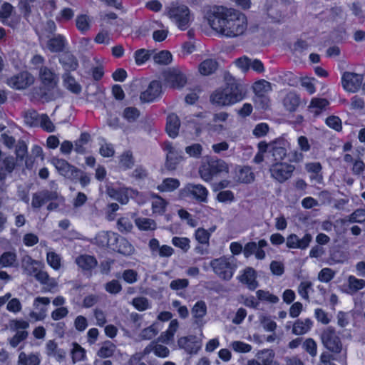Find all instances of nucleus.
Returning a JSON list of instances; mask_svg holds the SVG:
<instances>
[{
    "label": "nucleus",
    "instance_id": "nucleus-1",
    "mask_svg": "<svg viewBox=\"0 0 365 365\" xmlns=\"http://www.w3.org/2000/svg\"><path fill=\"white\" fill-rule=\"evenodd\" d=\"M211 13L212 16L209 19L210 26L224 37L235 38L255 34L259 31L258 24L249 23L246 14L236 9L214 6Z\"/></svg>",
    "mask_w": 365,
    "mask_h": 365
},
{
    "label": "nucleus",
    "instance_id": "nucleus-2",
    "mask_svg": "<svg viewBox=\"0 0 365 365\" xmlns=\"http://www.w3.org/2000/svg\"><path fill=\"white\" fill-rule=\"evenodd\" d=\"M52 163L61 175L72 182H78L83 187H86L90 183L89 176L81 170L70 164L67 160L62 158H53Z\"/></svg>",
    "mask_w": 365,
    "mask_h": 365
},
{
    "label": "nucleus",
    "instance_id": "nucleus-3",
    "mask_svg": "<svg viewBox=\"0 0 365 365\" xmlns=\"http://www.w3.org/2000/svg\"><path fill=\"white\" fill-rule=\"evenodd\" d=\"M165 15L168 16L180 30H186L193 20L190 9L184 4L171 3L165 7Z\"/></svg>",
    "mask_w": 365,
    "mask_h": 365
},
{
    "label": "nucleus",
    "instance_id": "nucleus-4",
    "mask_svg": "<svg viewBox=\"0 0 365 365\" xmlns=\"http://www.w3.org/2000/svg\"><path fill=\"white\" fill-rule=\"evenodd\" d=\"M210 265L219 278L229 281L237 269V259L231 256H222L210 261Z\"/></svg>",
    "mask_w": 365,
    "mask_h": 365
},
{
    "label": "nucleus",
    "instance_id": "nucleus-5",
    "mask_svg": "<svg viewBox=\"0 0 365 365\" xmlns=\"http://www.w3.org/2000/svg\"><path fill=\"white\" fill-rule=\"evenodd\" d=\"M39 76L44 87H39L35 91L34 93L40 99L49 101L52 99L51 95L49 93L57 86L58 80L56 79V76L49 68L42 66L39 70Z\"/></svg>",
    "mask_w": 365,
    "mask_h": 365
},
{
    "label": "nucleus",
    "instance_id": "nucleus-6",
    "mask_svg": "<svg viewBox=\"0 0 365 365\" xmlns=\"http://www.w3.org/2000/svg\"><path fill=\"white\" fill-rule=\"evenodd\" d=\"M228 172V165L221 159H210L203 163L199 169L201 178L206 182L210 181L215 175Z\"/></svg>",
    "mask_w": 365,
    "mask_h": 365
},
{
    "label": "nucleus",
    "instance_id": "nucleus-7",
    "mask_svg": "<svg viewBox=\"0 0 365 365\" xmlns=\"http://www.w3.org/2000/svg\"><path fill=\"white\" fill-rule=\"evenodd\" d=\"M320 339L323 346L329 351L339 354L342 350V342L334 328L328 327L321 333Z\"/></svg>",
    "mask_w": 365,
    "mask_h": 365
},
{
    "label": "nucleus",
    "instance_id": "nucleus-8",
    "mask_svg": "<svg viewBox=\"0 0 365 365\" xmlns=\"http://www.w3.org/2000/svg\"><path fill=\"white\" fill-rule=\"evenodd\" d=\"M295 167L291 164L282 162H275L269 168L271 177L279 183H283L289 180Z\"/></svg>",
    "mask_w": 365,
    "mask_h": 365
},
{
    "label": "nucleus",
    "instance_id": "nucleus-9",
    "mask_svg": "<svg viewBox=\"0 0 365 365\" xmlns=\"http://www.w3.org/2000/svg\"><path fill=\"white\" fill-rule=\"evenodd\" d=\"M164 84L173 88H181L187 83L185 75L177 68H169L162 73Z\"/></svg>",
    "mask_w": 365,
    "mask_h": 365
},
{
    "label": "nucleus",
    "instance_id": "nucleus-10",
    "mask_svg": "<svg viewBox=\"0 0 365 365\" xmlns=\"http://www.w3.org/2000/svg\"><path fill=\"white\" fill-rule=\"evenodd\" d=\"M225 89L230 101H232V105L241 101L246 96V88L245 86L234 78H230L227 80Z\"/></svg>",
    "mask_w": 365,
    "mask_h": 365
},
{
    "label": "nucleus",
    "instance_id": "nucleus-11",
    "mask_svg": "<svg viewBox=\"0 0 365 365\" xmlns=\"http://www.w3.org/2000/svg\"><path fill=\"white\" fill-rule=\"evenodd\" d=\"M34 82V76L28 71H21L6 80V84L15 90H24Z\"/></svg>",
    "mask_w": 365,
    "mask_h": 365
},
{
    "label": "nucleus",
    "instance_id": "nucleus-12",
    "mask_svg": "<svg viewBox=\"0 0 365 365\" xmlns=\"http://www.w3.org/2000/svg\"><path fill=\"white\" fill-rule=\"evenodd\" d=\"M153 353L156 356L160 357V336L152 341L145 347L143 351L136 352L133 354L128 361L127 365H138L142 363L144 357L150 353Z\"/></svg>",
    "mask_w": 365,
    "mask_h": 365
},
{
    "label": "nucleus",
    "instance_id": "nucleus-13",
    "mask_svg": "<svg viewBox=\"0 0 365 365\" xmlns=\"http://www.w3.org/2000/svg\"><path fill=\"white\" fill-rule=\"evenodd\" d=\"M75 262L82 273L88 278L93 275V270L98 266V260L93 255L81 254L78 255Z\"/></svg>",
    "mask_w": 365,
    "mask_h": 365
},
{
    "label": "nucleus",
    "instance_id": "nucleus-14",
    "mask_svg": "<svg viewBox=\"0 0 365 365\" xmlns=\"http://www.w3.org/2000/svg\"><path fill=\"white\" fill-rule=\"evenodd\" d=\"M270 153L275 162H282L287 155L289 143L283 138H279L270 142Z\"/></svg>",
    "mask_w": 365,
    "mask_h": 365
},
{
    "label": "nucleus",
    "instance_id": "nucleus-15",
    "mask_svg": "<svg viewBox=\"0 0 365 365\" xmlns=\"http://www.w3.org/2000/svg\"><path fill=\"white\" fill-rule=\"evenodd\" d=\"M343 88L349 92H356L361 86L363 81V76L351 73L345 72L341 78Z\"/></svg>",
    "mask_w": 365,
    "mask_h": 365
},
{
    "label": "nucleus",
    "instance_id": "nucleus-16",
    "mask_svg": "<svg viewBox=\"0 0 365 365\" xmlns=\"http://www.w3.org/2000/svg\"><path fill=\"white\" fill-rule=\"evenodd\" d=\"M95 241L98 247L112 250L118 242V234L111 231H101L96 235Z\"/></svg>",
    "mask_w": 365,
    "mask_h": 365
},
{
    "label": "nucleus",
    "instance_id": "nucleus-17",
    "mask_svg": "<svg viewBox=\"0 0 365 365\" xmlns=\"http://www.w3.org/2000/svg\"><path fill=\"white\" fill-rule=\"evenodd\" d=\"M312 238L310 233L304 234L302 238H299L296 234H291L285 240L286 245L289 249L306 250L312 241Z\"/></svg>",
    "mask_w": 365,
    "mask_h": 365
},
{
    "label": "nucleus",
    "instance_id": "nucleus-18",
    "mask_svg": "<svg viewBox=\"0 0 365 365\" xmlns=\"http://www.w3.org/2000/svg\"><path fill=\"white\" fill-rule=\"evenodd\" d=\"M109 194L111 197L118 201L120 204L125 205L128 202L130 197L135 198L139 195V192L131 187H120L112 189Z\"/></svg>",
    "mask_w": 365,
    "mask_h": 365
},
{
    "label": "nucleus",
    "instance_id": "nucleus-19",
    "mask_svg": "<svg viewBox=\"0 0 365 365\" xmlns=\"http://www.w3.org/2000/svg\"><path fill=\"white\" fill-rule=\"evenodd\" d=\"M257 272L250 267H247L241 272V274L237 277L238 280L243 284H245L250 290H255L259 286L257 281Z\"/></svg>",
    "mask_w": 365,
    "mask_h": 365
},
{
    "label": "nucleus",
    "instance_id": "nucleus-20",
    "mask_svg": "<svg viewBox=\"0 0 365 365\" xmlns=\"http://www.w3.org/2000/svg\"><path fill=\"white\" fill-rule=\"evenodd\" d=\"M153 56L155 63L160 64V52L155 53V50H148L145 48L137 49L133 53L135 63L137 66L145 64Z\"/></svg>",
    "mask_w": 365,
    "mask_h": 365
},
{
    "label": "nucleus",
    "instance_id": "nucleus-21",
    "mask_svg": "<svg viewBox=\"0 0 365 365\" xmlns=\"http://www.w3.org/2000/svg\"><path fill=\"white\" fill-rule=\"evenodd\" d=\"M160 96V80L152 81L147 89L140 93V100L142 103H152Z\"/></svg>",
    "mask_w": 365,
    "mask_h": 365
},
{
    "label": "nucleus",
    "instance_id": "nucleus-22",
    "mask_svg": "<svg viewBox=\"0 0 365 365\" xmlns=\"http://www.w3.org/2000/svg\"><path fill=\"white\" fill-rule=\"evenodd\" d=\"M184 191L192 195L197 201L206 202L207 200L208 190L200 184L188 183L185 185Z\"/></svg>",
    "mask_w": 365,
    "mask_h": 365
},
{
    "label": "nucleus",
    "instance_id": "nucleus-23",
    "mask_svg": "<svg viewBox=\"0 0 365 365\" xmlns=\"http://www.w3.org/2000/svg\"><path fill=\"white\" fill-rule=\"evenodd\" d=\"M14 12V7L9 2H4L0 7V21L6 26L11 28H14L19 24V19H11V21H8L12 14Z\"/></svg>",
    "mask_w": 365,
    "mask_h": 365
},
{
    "label": "nucleus",
    "instance_id": "nucleus-24",
    "mask_svg": "<svg viewBox=\"0 0 365 365\" xmlns=\"http://www.w3.org/2000/svg\"><path fill=\"white\" fill-rule=\"evenodd\" d=\"M68 45V41L63 34H55L46 42V47L51 53H61L64 51Z\"/></svg>",
    "mask_w": 365,
    "mask_h": 365
},
{
    "label": "nucleus",
    "instance_id": "nucleus-25",
    "mask_svg": "<svg viewBox=\"0 0 365 365\" xmlns=\"http://www.w3.org/2000/svg\"><path fill=\"white\" fill-rule=\"evenodd\" d=\"M59 63L62 66L64 72L75 71L79 66L77 58L71 52H64L59 58Z\"/></svg>",
    "mask_w": 365,
    "mask_h": 365
},
{
    "label": "nucleus",
    "instance_id": "nucleus-26",
    "mask_svg": "<svg viewBox=\"0 0 365 365\" xmlns=\"http://www.w3.org/2000/svg\"><path fill=\"white\" fill-rule=\"evenodd\" d=\"M178 344L180 348L185 349L189 354H196L200 348L197 337L193 335L180 337Z\"/></svg>",
    "mask_w": 365,
    "mask_h": 365
},
{
    "label": "nucleus",
    "instance_id": "nucleus-27",
    "mask_svg": "<svg viewBox=\"0 0 365 365\" xmlns=\"http://www.w3.org/2000/svg\"><path fill=\"white\" fill-rule=\"evenodd\" d=\"M55 197V193L47 190L40 192H36L33 194L31 205L34 208L38 209L41 207L47 202L54 200Z\"/></svg>",
    "mask_w": 365,
    "mask_h": 365
},
{
    "label": "nucleus",
    "instance_id": "nucleus-28",
    "mask_svg": "<svg viewBox=\"0 0 365 365\" xmlns=\"http://www.w3.org/2000/svg\"><path fill=\"white\" fill-rule=\"evenodd\" d=\"M41 361L39 352L26 354L21 351L19 354L17 365H40Z\"/></svg>",
    "mask_w": 365,
    "mask_h": 365
},
{
    "label": "nucleus",
    "instance_id": "nucleus-29",
    "mask_svg": "<svg viewBox=\"0 0 365 365\" xmlns=\"http://www.w3.org/2000/svg\"><path fill=\"white\" fill-rule=\"evenodd\" d=\"M210 101L213 104L219 106H228L232 105L228 95L224 88L216 90L210 96Z\"/></svg>",
    "mask_w": 365,
    "mask_h": 365
},
{
    "label": "nucleus",
    "instance_id": "nucleus-30",
    "mask_svg": "<svg viewBox=\"0 0 365 365\" xmlns=\"http://www.w3.org/2000/svg\"><path fill=\"white\" fill-rule=\"evenodd\" d=\"M165 150L168 151L165 161V168L168 170H173L180 162L178 154L174 150V148L169 143H165Z\"/></svg>",
    "mask_w": 365,
    "mask_h": 365
},
{
    "label": "nucleus",
    "instance_id": "nucleus-31",
    "mask_svg": "<svg viewBox=\"0 0 365 365\" xmlns=\"http://www.w3.org/2000/svg\"><path fill=\"white\" fill-rule=\"evenodd\" d=\"M180 125L178 115L172 113L167 117L165 130L170 137L175 138L178 135Z\"/></svg>",
    "mask_w": 365,
    "mask_h": 365
},
{
    "label": "nucleus",
    "instance_id": "nucleus-32",
    "mask_svg": "<svg viewBox=\"0 0 365 365\" xmlns=\"http://www.w3.org/2000/svg\"><path fill=\"white\" fill-rule=\"evenodd\" d=\"M63 85L66 88L74 94H79L82 91V87L78 83L71 73L64 72L62 76Z\"/></svg>",
    "mask_w": 365,
    "mask_h": 365
},
{
    "label": "nucleus",
    "instance_id": "nucleus-33",
    "mask_svg": "<svg viewBox=\"0 0 365 365\" xmlns=\"http://www.w3.org/2000/svg\"><path fill=\"white\" fill-rule=\"evenodd\" d=\"M179 324L176 319L170 321L168 329L161 334V343L170 344L173 342L174 335L178 329Z\"/></svg>",
    "mask_w": 365,
    "mask_h": 365
},
{
    "label": "nucleus",
    "instance_id": "nucleus-34",
    "mask_svg": "<svg viewBox=\"0 0 365 365\" xmlns=\"http://www.w3.org/2000/svg\"><path fill=\"white\" fill-rule=\"evenodd\" d=\"M300 103V98L294 92L288 93L283 99V105L290 112L295 111Z\"/></svg>",
    "mask_w": 365,
    "mask_h": 365
},
{
    "label": "nucleus",
    "instance_id": "nucleus-35",
    "mask_svg": "<svg viewBox=\"0 0 365 365\" xmlns=\"http://www.w3.org/2000/svg\"><path fill=\"white\" fill-rule=\"evenodd\" d=\"M312 324L313 322L310 319H298L293 324L292 333L296 335L304 334L311 329Z\"/></svg>",
    "mask_w": 365,
    "mask_h": 365
},
{
    "label": "nucleus",
    "instance_id": "nucleus-36",
    "mask_svg": "<svg viewBox=\"0 0 365 365\" xmlns=\"http://www.w3.org/2000/svg\"><path fill=\"white\" fill-rule=\"evenodd\" d=\"M133 250L131 244L125 238L118 235V242L113 245L112 251L118 252L123 255H129Z\"/></svg>",
    "mask_w": 365,
    "mask_h": 365
},
{
    "label": "nucleus",
    "instance_id": "nucleus-37",
    "mask_svg": "<svg viewBox=\"0 0 365 365\" xmlns=\"http://www.w3.org/2000/svg\"><path fill=\"white\" fill-rule=\"evenodd\" d=\"M218 66L217 62L212 58L203 61L199 66V71L204 76H208L214 73Z\"/></svg>",
    "mask_w": 365,
    "mask_h": 365
},
{
    "label": "nucleus",
    "instance_id": "nucleus-38",
    "mask_svg": "<svg viewBox=\"0 0 365 365\" xmlns=\"http://www.w3.org/2000/svg\"><path fill=\"white\" fill-rule=\"evenodd\" d=\"M257 357L261 365H276L274 361V352L272 349H267L259 351L257 354Z\"/></svg>",
    "mask_w": 365,
    "mask_h": 365
},
{
    "label": "nucleus",
    "instance_id": "nucleus-39",
    "mask_svg": "<svg viewBox=\"0 0 365 365\" xmlns=\"http://www.w3.org/2000/svg\"><path fill=\"white\" fill-rule=\"evenodd\" d=\"M17 264V255L15 252L7 251L0 256V264L2 267H16Z\"/></svg>",
    "mask_w": 365,
    "mask_h": 365
},
{
    "label": "nucleus",
    "instance_id": "nucleus-40",
    "mask_svg": "<svg viewBox=\"0 0 365 365\" xmlns=\"http://www.w3.org/2000/svg\"><path fill=\"white\" fill-rule=\"evenodd\" d=\"M229 116L226 112H220L214 114L212 121L215 123L211 125V130L215 132H220L225 129L220 123L225 122Z\"/></svg>",
    "mask_w": 365,
    "mask_h": 365
},
{
    "label": "nucleus",
    "instance_id": "nucleus-41",
    "mask_svg": "<svg viewBox=\"0 0 365 365\" xmlns=\"http://www.w3.org/2000/svg\"><path fill=\"white\" fill-rule=\"evenodd\" d=\"M135 224L140 230H153L156 228L155 222L150 218L137 217L135 219Z\"/></svg>",
    "mask_w": 365,
    "mask_h": 365
},
{
    "label": "nucleus",
    "instance_id": "nucleus-42",
    "mask_svg": "<svg viewBox=\"0 0 365 365\" xmlns=\"http://www.w3.org/2000/svg\"><path fill=\"white\" fill-rule=\"evenodd\" d=\"M71 359L73 363L83 361L86 358V351L79 344L74 342L71 351Z\"/></svg>",
    "mask_w": 365,
    "mask_h": 365
},
{
    "label": "nucleus",
    "instance_id": "nucleus-43",
    "mask_svg": "<svg viewBox=\"0 0 365 365\" xmlns=\"http://www.w3.org/2000/svg\"><path fill=\"white\" fill-rule=\"evenodd\" d=\"M25 123L29 127L39 125L40 116L36 110H29L24 115Z\"/></svg>",
    "mask_w": 365,
    "mask_h": 365
},
{
    "label": "nucleus",
    "instance_id": "nucleus-44",
    "mask_svg": "<svg viewBox=\"0 0 365 365\" xmlns=\"http://www.w3.org/2000/svg\"><path fill=\"white\" fill-rule=\"evenodd\" d=\"M180 182L178 179L168 178H165L161 182V192H170L177 190L180 187Z\"/></svg>",
    "mask_w": 365,
    "mask_h": 365
},
{
    "label": "nucleus",
    "instance_id": "nucleus-45",
    "mask_svg": "<svg viewBox=\"0 0 365 365\" xmlns=\"http://www.w3.org/2000/svg\"><path fill=\"white\" fill-rule=\"evenodd\" d=\"M76 26L77 29L81 33L85 34L90 29V20L86 14H80L76 19Z\"/></svg>",
    "mask_w": 365,
    "mask_h": 365
},
{
    "label": "nucleus",
    "instance_id": "nucleus-46",
    "mask_svg": "<svg viewBox=\"0 0 365 365\" xmlns=\"http://www.w3.org/2000/svg\"><path fill=\"white\" fill-rule=\"evenodd\" d=\"M253 89L256 94L263 96L264 94L271 91L272 86L269 82L265 80H261L254 84Z\"/></svg>",
    "mask_w": 365,
    "mask_h": 365
},
{
    "label": "nucleus",
    "instance_id": "nucleus-47",
    "mask_svg": "<svg viewBox=\"0 0 365 365\" xmlns=\"http://www.w3.org/2000/svg\"><path fill=\"white\" fill-rule=\"evenodd\" d=\"M348 286L352 292H356L365 287V280L358 279L353 275L348 277Z\"/></svg>",
    "mask_w": 365,
    "mask_h": 365
},
{
    "label": "nucleus",
    "instance_id": "nucleus-48",
    "mask_svg": "<svg viewBox=\"0 0 365 365\" xmlns=\"http://www.w3.org/2000/svg\"><path fill=\"white\" fill-rule=\"evenodd\" d=\"M120 166L124 170L130 169L134 165V158L130 151H125L122 153L119 160Z\"/></svg>",
    "mask_w": 365,
    "mask_h": 365
},
{
    "label": "nucleus",
    "instance_id": "nucleus-49",
    "mask_svg": "<svg viewBox=\"0 0 365 365\" xmlns=\"http://www.w3.org/2000/svg\"><path fill=\"white\" fill-rule=\"evenodd\" d=\"M48 264L54 270H58L61 266V259L55 252H48L46 255Z\"/></svg>",
    "mask_w": 365,
    "mask_h": 365
},
{
    "label": "nucleus",
    "instance_id": "nucleus-50",
    "mask_svg": "<svg viewBox=\"0 0 365 365\" xmlns=\"http://www.w3.org/2000/svg\"><path fill=\"white\" fill-rule=\"evenodd\" d=\"M255 179V175L249 167L241 168L238 173V180L243 183H250Z\"/></svg>",
    "mask_w": 365,
    "mask_h": 365
},
{
    "label": "nucleus",
    "instance_id": "nucleus-51",
    "mask_svg": "<svg viewBox=\"0 0 365 365\" xmlns=\"http://www.w3.org/2000/svg\"><path fill=\"white\" fill-rule=\"evenodd\" d=\"M329 105V101L325 98H314L312 100L309 108L315 109L312 110L316 115H318L321 111L326 108Z\"/></svg>",
    "mask_w": 365,
    "mask_h": 365
},
{
    "label": "nucleus",
    "instance_id": "nucleus-52",
    "mask_svg": "<svg viewBox=\"0 0 365 365\" xmlns=\"http://www.w3.org/2000/svg\"><path fill=\"white\" fill-rule=\"evenodd\" d=\"M140 115V110L135 107H126L123 112V117L128 122L135 121Z\"/></svg>",
    "mask_w": 365,
    "mask_h": 365
},
{
    "label": "nucleus",
    "instance_id": "nucleus-53",
    "mask_svg": "<svg viewBox=\"0 0 365 365\" xmlns=\"http://www.w3.org/2000/svg\"><path fill=\"white\" fill-rule=\"evenodd\" d=\"M207 313V306L205 302L198 301L192 309V314L196 319H202Z\"/></svg>",
    "mask_w": 365,
    "mask_h": 365
},
{
    "label": "nucleus",
    "instance_id": "nucleus-54",
    "mask_svg": "<svg viewBox=\"0 0 365 365\" xmlns=\"http://www.w3.org/2000/svg\"><path fill=\"white\" fill-rule=\"evenodd\" d=\"M302 348L312 357H315L317 356V344L313 339H312V338L307 339L302 344Z\"/></svg>",
    "mask_w": 365,
    "mask_h": 365
},
{
    "label": "nucleus",
    "instance_id": "nucleus-55",
    "mask_svg": "<svg viewBox=\"0 0 365 365\" xmlns=\"http://www.w3.org/2000/svg\"><path fill=\"white\" fill-rule=\"evenodd\" d=\"M2 163L4 167L1 168L6 175L13 173L17 165L16 160L11 155L5 157L3 159Z\"/></svg>",
    "mask_w": 365,
    "mask_h": 365
},
{
    "label": "nucleus",
    "instance_id": "nucleus-56",
    "mask_svg": "<svg viewBox=\"0 0 365 365\" xmlns=\"http://www.w3.org/2000/svg\"><path fill=\"white\" fill-rule=\"evenodd\" d=\"M195 237L199 243L208 245L210 238V232L204 228H198L195 231Z\"/></svg>",
    "mask_w": 365,
    "mask_h": 365
},
{
    "label": "nucleus",
    "instance_id": "nucleus-57",
    "mask_svg": "<svg viewBox=\"0 0 365 365\" xmlns=\"http://www.w3.org/2000/svg\"><path fill=\"white\" fill-rule=\"evenodd\" d=\"M312 287V283L309 281H302L298 286L299 294L307 301H309V292Z\"/></svg>",
    "mask_w": 365,
    "mask_h": 365
},
{
    "label": "nucleus",
    "instance_id": "nucleus-58",
    "mask_svg": "<svg viewBox=\"0 0 365 365\" xmlns=\"http://www.w3.org/2000/svg\"><path fill=\"white\" fill-rule=\"evenodd\" d=\"M305 168L308 173H311L315 174L316 176L314 178L317 180V182H320L322 179V176L319 175L322 170V165L319 163H309L305 165Z\"/></svg>",
    "mask_w": 365,
    "mask_h": 365
},
{
    "label": "nucleus",
    "instance_id": "nucleus-59",
    "mask_svg": "<svg viewBox=\"0 0 365 365\" xmlns=\"http://www.w3.org/2000/svg\"><path fill=\"white\" fill-rule=\"evenodd\" d=\"M28 331L26 330L17 331L16 334L9 339L10 345L16 348L18 345L28 337Z\"/></svg>",
    "mask_w": 365,
    "mask_h": 365
},
{
    "label": "nucleus",
    "instance_id": "nucleus-60",
    "mask_svg": "<svg viewBox=\"0 0 365 365\" xmlns=\"http://www.w3.org/2000/svg\"><path fill=\"white\" fill-rule=\"evenodd\" d=\"M230 347L238 353H248L252 350V346L240 341H234L230 344Z\"/></svg>",
    "mask_w": 365,
    "mask_h": 365
},
{
    "label": "nucleus",
    "instance_id": "nucleus-61",
    "mask_svg": "<svg viewBox=\"0 0 365 365\" xmlns=\"http://www.w3.org/2000/svg\"><path fill=\"white\" fill-rule=\"evenodd\" d=\"M36 0H19V9L24 18H29L31 14V4Z\"/></svg>",
    "mask_w": 365,
    "mask_h": 365
},
{
    "label": "nucleus",
    "instance_id": "nucleus-62",
    "mask_svg": "<svg viewBox=\"0 0 365 365\" xmlns=\"http://www.w3.org/2000/svg\"><path fill=\"white\" fill-rule=\"evenodd\" d=\"M336 272L332 270L331 268H323L318 274V279L322 282L328 283L334 277Z\"/></svg>",
    "mask_w": 365,
    "mask_h": 365
},
{
    "label": "nucleus",
    "instance_id": "nucleus-63",
    "mask_svg": "<svg viewBox=\"0 0 365 365\" xmlns=\"http://www.w3.org/2000/svg\"><path fill=\"white\" fill-rule=\"evenodd\" d=\"M56 8V0H45L42 4V10L46 17L53 16V12Z\"/></svg>",
    "mask_w": 365,
    "mask_h": 365
},
{
    "label": "nucleus",
    "instance_id": "nucleus-64",
    "mask_svg": "<svg viewBox=\"0 0 365 365\" xmlns=\"http://www.w3.org/2000/svg\"><path fill=\"white\" fill-rule=\"evenodd\" d=\"M172 242L175 247L180 248L184 252H187L190 247V240L187 237H174L172 240Z\"/></svg>",
    "mask_w": 365,
    "mask_h": 365
}]
</instances>
